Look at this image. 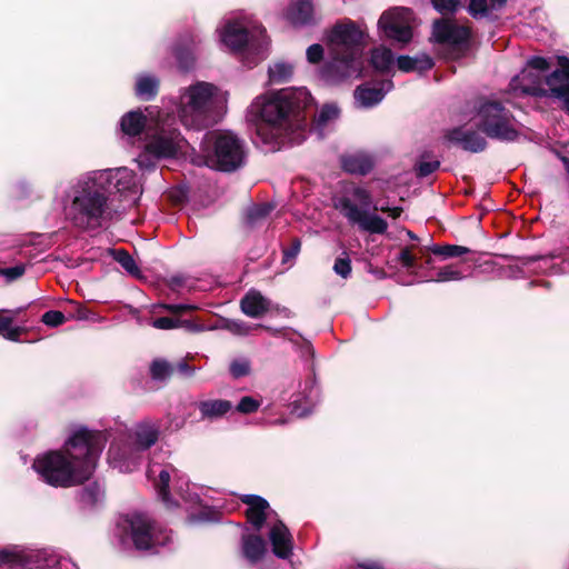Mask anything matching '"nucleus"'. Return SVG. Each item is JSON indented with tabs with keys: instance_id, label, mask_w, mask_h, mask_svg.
<instances>
[{
	"instance_id": "58836bf2",
	"label": "nucleus",
	"mask_w": 569,
	"mask_h": 569,
	"mask_svg": "<svg viewBox=\"0 0 569 569\" xmlns=\"http://www.w3.org/2000/svg\"><path fill=\"white\" fill-rule=\"evenodd\" d=\"M273 206L271 203H260L250 207L247 210L246 219L248 224L254 226L261 220L266 219L270 212L273 210Z\"/></svg>"
},
{
	"instance_id": "72a5a7b5",
	"label": "nucleus",
	"mask_w": 569,
	"mask_h": 569,
	"mask_svg": "<svg viewBox=\"0 0 569 569\" xmlns=\"http://www.w3.org/2000/svg\"><path fill=\"white\" fill-rule=\"evenodd\" d=\"M371 66L380 72H389L395 64V57L390 49L381 46L371 51Z\"/></svg>"
},
{
	"instance_id": "473e14b6",
	"label": "nucleus",
	"mask_w": 569,
	"mask_h": 569,
	"mask_svg": "<svg viewBox=\"0 0 569 569\" xmlns=\"http://www.w3.org/2000/svg\"><path fill=\"white\" fill-rule=\"evenodd\" d=\"M339 117V108L336 104H325L316 121L312 130L317 133L319 139L325 137L327 128L336 121Z\"/></svg>"
},
{
	"instance_id": "864d4df0",
	"label": "nucleus",
	"mask_w": 569,
	"mask_h": 569,
	"mask_svg": "<svg viewBox=\"0 0 569 569\" xmlns=\"http://www.w3.org/2000/svg\"><path fill=\"white\" fill-rule=\"evenodd\" d=\"M260 403L252 397H243L237 406V410L242 413H251L258 410Z\"/></svg>"
},
{
	"instance_id": "9d476101",
	"label": "nucleus",
	"mask_w": 569,
	"mask_h": 569,
	"mask_svg": "<svg viewBox=\"0 0 569 569\" xmlns=\"http://www.w3.org/2000/svg\"><path fill=\"white\" fill-rule=\"evenodd\" d=\"M202 159L194 163L232 172L241 168L247 160L246 142L232 131H212L204 134L201 142Z\"/></svg>"
},
{
	"instance_id": "cd10ccee",
	"label": "nucleus",
	"mask_w": 569,
	"mask_h": 569,
	"mask_svg": "<svg viewBox=\"0 0 569 569\" xmlns=\"http://www.w3.org/2000/svg\"><path fill=\"white\" fill-rule=\"evenodd\" d=\"M242 553L251 563L258 562L267 551L264 540L257 535H248L242 537Z\"/></svg>"
},
{
	"instance_id": "5fc2aeb1",
	"label": "nucleus",
	"mask_w": 569,
	"mask_h": 569,
	"mask_svg": "<svg viewBox=\"0 0 569 569\" xmlns=\"http://www.w3.org/2000/svg\"><path fill=\"white\" fill-rule=\"evenodd\" d=\"M151 326L156 329L170 330L178 328L180 326V321L169 317H160L152 320Z\"/></svg>"
},
{
	"instance_id": "2f4dec72",
	"label": "nucleus",
	"mask_w": 569,
	"mask_h": 569,
	"mask_svg": "<svg viewBox=\"0 0 569 569\" xmlns=\"http://www.w3.org/2000/svg\"><path fill=\"white\" fill-rule=\"evenodd\" d=\"M37 557L38 561H41V563L37 566L38 569H79L78 566L66 556L42 552Z\"/></svg>"
},
{
	"instance_id": "ddd939ff",
	"label": "nucleus",
	"mask_w": 569,
	"mask_h": 569,
	"mask_svg": "<svg viewBox=\"0 0 569 569\" xmlns=\"http://www.w3.org/2000/svg\"><path fill=\"white\" fill-rule=\"evenodd\" d=\"M147 477L153 482L158 497L168 508H173L179 505L178 501L170 497L168 491L172 477L174 478V491L183 502L190 505L201 502L198 492L199 488L196 485H191L189 480L183 475H180L171 465L160 466L150 463L147 469Z\"/></svg>"
},
{
	"instance_id": "79ce46f5",
	"label": "nucleus",
	"mask_w": 569,
	"mask_h": 569,
	"mask_svg": "<svg viewBox=\"0 0 569 569\" xmlns=\"http://www.w3.org/2000/svg\"><path fill=\"white\" fill-rule=\"evenodd\" d=\"M29 556L27 555H18L14 551L2 549L0 550V567L6 563H16L19 562L21 567L24 569H33L29 565Z\"/></svg>"
},
{
	"instance_id": "0eeeda50",
	"label": "nucleus",
	"mask_w": 569,
	"mask_h": 569,
	"mask_svg": "<svg viewBox=\"0 0 569 569\" xmlns=\"http://www.w3.org/2000/svg\"><path fill=\"white\" fill-rule=\"evenodd\" d=\"M220 41L231 51L252 56L246 64L251 68L266 58L269 40L266 29L250 13L232 12L218 28Z\"/></svg>"
},
{
	"instance_id": "f8f14e48",
	"label": "nucleus",
	"mask_w": 569,
	"mask_h": 569,
	"mask_svg": "<svg viewBox=\"0 0 569 569\" xmlns=\"http://www.w3.org/2000/svg\"><path fill=\"white\" fill-rule=\"evenodd\" d=\"M549 62L542 57H531L520 73L516 74L507 91L506 101L516 106L515 99L526 96L533 97H552L550 86L547 84L546 72L549 70Z\"/></svg>"
},
{
	"instance_id": "c756f323",
	"label": "nucleus",
	"mask_w": 569,
	"mask_h": 569,
	"mask_svg": "<svg viewBox=\"0 0 569 569\" xmlns=\"http://www.w3.org/2000/svg\"><path fill=\"white\" fill-rule=\"evenodd\" d=\"M159 90V79L150 73H141L137 77L134 92L142 100L153 99Z\"/></svg>"
},
{
	"instance_id": "39448f33",
	"label": "nucleus",
	"mask_w": 569,
	"mask_h": 569,
	"mask_svg": "<svg viewBox=\"0 0 569 569\" xmlns=\"http://www.w3.org/2000/svg\"><path fill=\"white\" fill-rule=\"evenodd\" d=\"M120 127L128 139L134 140L138 138L142 151L136 158V161L142 170L153 169L154 160L174 157L187 144V140L180 132L171 127L169 119H163L160 114L154 128L148 126L143 141H141L140 134L147 127V116L141 111L126 113L121 118Z\"/></svg>"
},
{
	"instance_id": "9b49d317",
	"label": "nucleus",
	"mask_w": 569,
	"mask_h": 569,
	"mask_svg": "<svg viewBox=\"0 0 569 569\" xmlns=\"http://www.w3.org/2000/svg\"><path fill=\"white\" fill-rule=\"evenodd\" d=\"M117 527L120 535L140 551L158 553L172 542L171 531L158 526L144 513H128L119 519Z\"/></svg>"
},
{
	"instance_id": "0e129e2a",
	"label": "nucleus",
	"mask_w": 569,
	"mask_h": 569,
	"mask_svg": "<svg viewBox=\"0 0 569 569\" xmlns=\"http://www.w3.org/2000/svg\"><path fill=\"white\" fill-rule=\"evenodd\" d=\"M407 234L411 240H418V237L412 231L408 230Z\"/></svg>"
},
{
	"instance_id": "37998d69",
	"label": "nucleus",
	"mask_w": 569,
	"mask_h": 569,
	"mask_svg": "<svg viewBox=\"0 0 569 569\" xmlns=\"http://www.w3.org/2000/svg\"><path fill=\"white\" fill-rule=\"evenodd\" d=\"M262 325H249L242 320H227L224 328L236 336H248L251 330L261 328Z\"/></svg>"
},
{
	"instance_id": "a211bd4d",
	"label": "nucleus",
	"mask_w": 569,
	"mask_h": 569,
	"mask_svg": "<svg viewBox=\"0 0 569 569\" xmlns=\"http://www.w3.org/2000/svg\"><path fill=\"white\" fill-rule=\"evenodd\" d=\"M392 88L393 82L390 79L362 83L355 90V103L358 108H372L379 104Z\"/></svg>"
},
{
	"instance_id": "680f3d73",
	"label": "nucleus",
	"mask_w": 569,
	"mask_h": 569,
	"mask_svg": "<svg viewBox=\"0 0 569 569\" xmlns=\"http://www.w3.org/2000/svg\"><path fill=\"white\" fill-rule=\"evenodd\" d=\"M22 311V308H18L16 310H0V312H11L13 316H17Z\"/></svg>"
},
{
	"instance_id": "de8ad7c7",
	"label": "nucleus",
	"mask_w": 569,
	"mask_h": 569,
	"mask_svg": "<svg viewBox=\"0 0 569 569\" xmlns=\"http://www.w3.org/2000/svg\"><path fill=\"white\" fill-rule=\"evenodd\" d=\"M42 322L49 327H58L66 322L67 318L63 312L58 310H49L42 315Z\"/></svg>"
},
{
	"instance_id": "a19ab883",
	"label": "nucleus",
	"mask_w": 569,
	"mask_h": 569,
	"mask_svg": "<svg viewBox=\"0 0 569 569\" xmlns=\"http://www.w3.org/2000/svg\"><path fill=\"white\" fill-rule=\"evenodd\" d=\"M251 371V362L246 357L234 358L229 365V372L232 378L239 379L246 377Z\"/></svg>"
},
{
	"instance_id": "f704fd0d",
	"label": "nucleus",
	"mask_w": 569,
	"mask_h": 569,
	"mask_svg": "<svg viewBox=\"0 0 569 569\" xmlns=\"http://www.w3.org/2000/svg\"><path fill=\"white\" fill-rule=\"evenodd\" d=\"M104 497V490L98 483H91L82 488L78 493V499L82 508H92L100 503Z\"/></svg>"
},
{
	"instance_id": "c9c22d12",
	"label": "nucleus",
	"mask_w": 569,
	"mask_h": 569,
	"mask_svg": "<svg viewBox=\"0 0 569 569\" xmlns=\"http://www.w3.org/2000/svg\"><path fill=\"white\" fill-rule=\"evenodd\" d=\"M110 256L116 260L128 274H130L133 278H141V270L138 267L137 262L132 258V256L129 254L128 251L123 249H111Z\"/></svg>"
},
{
	"instance_id": "393cba45",
	"label": "nucleus",
	"mask_w": 569,
	"mask_h": 569,
	"mask_svg": "<svg viewBox=\"0 0 569 569\" xmlns=\"http://www.w3.org/2000/svg\"><path fill=\"white\" fill-rule=\"evenodd\" d=\"M197 408L203 420H218L229 413L233 406L231 401L224 399H208L199 401Z\"/></svg>"
},
{
	"instance_id": "5701e85b",
	"label": "nucleus",
	"mask_w": 569,
	"mask_h": 569,
	"mask_svg": "<svg viewBox=\"0 0 569 569\" xmlns=\"http://www.w3.org/2000/svg\"><path fill=\"white\" fill-rule=\"evenodd\" d=\"M449 139L470 152H480L487 146L486 139L476 131L455 129L450 132Z\"/></svg>"
},
{
	"instance_id": "a878e982",
	"label": "nucleus",
	"mask_w": 569,
	"mask_h": 569,
	"mask_svg": "<svg viewBox=\"0 0 569 569\" xmlns=\"http://www.w3.org/2000/svg\"><path fill=\"white\" fill-rule=\"evenodd\" d=\"M471 273V266L467 260L461 263H451L440 268L435 276H430L425 281L449 282L460 281Z\"/></svg>"
},
{
	"instance_id": "603ef678",
	"label": "nucleus",
	"mask_w": 569,
	"mask_h": 569,
	"mask_svg": "<svg viewBox=\"0 0 569 569\" xmlns=\"http://www.w3.org/2000/svg\"><path fill=\"white\" fill-rule=\"evenodd\" d=\"M398 261L401 263L403 268L407 270H416L417 268V261L415 256L411 253V250L409 248H405L400 251L398 256Z\"/></svg>"
},
{
	"instance_id": "20e7f679",
	"label": "nucleus",
	"mask_w": 569,
	"mask_h": 569,
	"mask_svg": "<svg viewBox=\"0 0 569 569\" xmlns=\"http://www.w3.org/2000/svg\"><path fill=\"white\" fill-rule=\"evenodd\" d=\"M323 42L329 59L320 68L319 76L326 83L339 84L362 76L368 46L365 28L351 19H342L325 31Z\"/></svg>"
},
{
	"instance_id": "6e6d98bb",
	"label": "nucleus",
	"mask_w": 569,
	"mask_h": 569,
	"mask_svg": "<svg viewBox=\"0 0 569 569\" xmlns=\"http://www.w3.org/2000/svg\"><path fill=\"white\" fill-rule=\"evenodd\" d=\"M24 267L22 264H18L10 268L0 269V274L3 276L8 281H13L20 278L24 273Z\"/></svg>"
},
{
	"instance_id": "6ab92c4d",
	"label": "nucleus",
	"mask_w": 569,
	"mask_h": 569,
	"mask_svg": "<svg viewBox=\"0 0 569 569\" xmlns=\"http://www.w3.org/2000/svg\"><path fill=\"white\" fill-rule=\"evenodd\" d=\"M560 69L551 72L546 82L550 86L555 98L562 102L563 109L569 111V58L559 57Z\"/></svg>"
},
{
	"instance_id": "aec40b11",
	"label": "nucleus",
	"mask_w": 569,
	"mask_h": 569,
	"mask_svg": "<svg viewBox=\"0 0 569 569\" xmlns=\"http://www.w3.org/2000/svg\"><path fill=\"white\" fill-rule=\"evenodd\" d=\"M269 540L276 557L284 560L291 558L293 555V537L282 521L279 520L272 525L269 531Z\"/></svg>"
},
{
	"instance_id": "4d7b16f0",
	"label": "nucleus",
	"mask_w": 569,
	"mask_h": 569,
	"mask_svg": "<svg viewBox=\"0 0 569 569\" xmlns=\"http://www.w3.org/2000/svg\"><path fill=\"white\" fill-rule=\"evenodd\" d=\"M301 242L299 239H295L291 243V246L283 250V258L282 262L288 263L291 260L296 259L298 253L300 252Z\"/></svg>"
},
{
	"instance_id": "4be33fe9",
	"label": "nucleus",
	"mask_w": 569,
	"mask_h": 569,
	"mask_svg": "<svg viewBox=\"0 0 569 569\" xmlns=\"http://www.w3.org/2000/svg\"><path fill=\"white\" fill-rule=\"evenodd\" d=\"M242 502L248 506L246 511L248 521L257 529L260 530L268 517L269 503L266 499L256 495H244L241 498Z\"/></svg>"
},
{
	"instance_id": "6e6552de",
	"label": "nucleus",
	"mask_w": 569,
	"mask_h": 569,
	"mask_svg": "<svg viewBox=\"0 0 569 569\" xmlns=\"http://www.w3.org/2000/svg\"><path fill=\"white\" fill-rule=\"evenodd\" d=\"M224 102L226 97L217 86L197 81L180 90L177 114L186 128L201 130L217 122Z\"/></svg>"
},
{
	"instance_id": "b1692460",
	"label": "nucleus",
	"mask_w": 569,
	"mask_h": 569,
	"mask_svg": "<svg viewBox=\"0 0 569 569\" xmlns=\"http://www.w3.org/2000/svg\"><path fill=\"white\" fill-rule=\"evenodd\" d=\"M241 310L251 318H259L270 308V301L257 290H249L240 301Z\"/></svg>"
},
{
	"instance_id": "49530a36",
	"label": "nucleus",
	"mask_w": 569,
	"mask_h": 569,
	"mask_svg": "<svg viewBox=\"0 0 569 569\" xmlns=\"http://www.w3.org/2000/svg\"><path fill=\"white\" fill-rule=\"evenodd\" d=\"M333 271L343 279H347L351 273V260L345 252L342 257H338L333 264Z\"/></svg>"
},
{
	"instance_id": "f3484780",
	"label": "nucleus",
	"mask_w": 569,
	"mask_h": 569,
	"mask_svg": "<svg viewBox=\"0 0 569 569\" xmlns=\"http://www.w3.org/2000/svg\"><path fill=\"white\" fill-rule=\"evenodd\" d=\"M470 29L453 21L439 19L432 24L431 40L451 50L457 56L467 49Z\"/></svg>"
},
{
	"instance_id": "bb28decb",
	"label": "nucleus",
	"mask_w": 569,
	"mask_h": 569,
	"mask_svg": "<svg viewBox=\"0 0 569 569\" xmlns=\"http://www.w3.org/2000/svg\"><path fill=\"white\" fill-rule=\"evenodd\" d=\"M341 163L345 171L356 174H367L373 167L371 157L362 152L345 156Z\"/></svg>"
},
{
	"instance_id": "7c9ffc66",
	"label": "nucleus",
	"mask_w": 569,
	"mask_h": 569,
	"mask_svg": "<svg viewBox=\"0 0 569 569\" xmlns=\"http://www.w3.org/2000/svg\"><path fill=\"white\" fill-rule=\"evenodd\" d=\"M397 67L400 71H425L433 67L432 59L427 54H419L416 57L400 56L397 59Z\"/></svg>"
},
{
	"instance_id": "a18cd8bd",
	"label": "nucleus",
	"mask_w": 569,
	"mask_h": 569,
	"mask_svg": "<svg viewBox=\"0 0 569 569\" xmlns=\"http://www.w3.org/2000/svg\"><path fill=\"white\" fill-rule=\"evenodd\" d=\"M174 56L181 69L189 70L194 63L193 48H179L174 49Z\"/></svg>"
},
{
	"instance_id": "69168bd1",
	"label": "nucleus",
	"mask_w": 569,
	"mask_h": 569,
	"mask_svg": "<svg viewBox=\"0 0 569 569\" xmlns=\"http://www.w3.org/2000/svg\"><path fill=\"white\" fill-rule=\"evenodd\" d=\"M426 263H427L428 266H429V264H431V258H428V259L426 260Z\"/></svg>"
},
{
	"instance_id": "bf43d9fd",
	"label": "nucleus",
	"mask_w": 569,
	"mask_h": 569,
	"mask_svg": "<svg viewBox=\"0 0 569 569\" xmlns=\"http://www.w3.org/2000/svg\"><path fill=\"white\" fill-rule=\"evenodd\" d=\"M177 369L179 370L180 373L184 375V376H192L193 372H194V368L190 367L187 362L184 361H180L178 365H177Z\"/></svg>"
},
{
	"instance_id": "c03bdc74",
	"label": "nucleus",
	"mask_w": 569,
	"mask_h": 569,
	"mask_svg": "<svg viewBox=\"0 0 569 569\" xmlns=\"http://www.w3.org/2000/svg\"><path fill=\"white\" fill-rule=\"evenodd\" d=\"M172 372L171 365L166 360H154L150 366V373L154 380H164Z\"/></svg>"
},
{
	"instance_id": "e433bc0d",
	"label": "nucleus",
	"mask_w": 569,
	"mask_h": 569,
	"mask_svg": "<svg viewBox=\"0 0 569 569\" xmlns=\"http://www.w3.org/2000/svg\"><path fill=\"white\" fill-rule=\"evenodd\" d=\"M269 73V81L272 84H280L288 82L293 74V66L288 62H276L274 64L270 66L268 69Z\"/></svg>"
},
{
	"instance_id": "13d9d810",
	"label": "nucleus",
	"mask_w": 569,
	"mask_h": 569,
	"mask_svg": "<svg viewBox=\"0 0 569 569\" xmlns=\"http://www.w3.org/2000/svg\"><path fill=\"white\" fill-rule=\"evenodd\" d=\"M160 307L163 308L164 310L173 312V313H178V312H182V311H187V310H192L193 309V306H191V305H182V303H179V305H161Z\"/></svg>"
},
{
	"instance_id": "412c9836",
	"label": "nucleus",
	"mask_w": 569,
	"mask_h": 569,
	"mask_svg": "<svg viewBox=\"0 0 569 569\" xmlns=\"http://www.w3.org/2000/svg\"><path fill=\"white\" fill-rule=\"evenodd\" d=\"M286 18L295 27L313 24L316 17L312 2L310 0H293L286 11Z\"/></svg>"
},
{
	"instance_id": "c85d7f7f",
	"label": "nucleus",
	"mask_w": 569,
	"mask_h": 569,
	"mask_svg": "<svg viewBox=\"0 0 569 569\" xmlns=\"http://www.w3.org/2000/svg\"><path fill=\"white\" fill-rule=\"evenodd\" d=\"M507 0H469L468 12L475 19L489 18L500 10Z\"/></svg>"
},
{
	"instance_id": "052dcab7",
	"label": "nucleus",
	"mask_w": 569,
	"mask_h": 569,
	"mask_svg": "<svg viewBox=\"0 0 569 569\" xmlns=\"http://www.w3.org/2000/svg\"><path fill=\"white\" fill-rule=\"evenodd\" d=\"M362 569H382L381 563L377 561H366L359 565Z\"/></svg>"
},
{
	"instance_id": "f03ea898",
	"label": "nucleus",
	"mask_w": 569,
	"mask_h": 569,
	"mask_svg": "<svg viewBox=\"0 0 569 569\" xmlns=\"http://www.w3.org/2000/svg\"><path fill=\"white\" fill-rule=\"evenodd\" d=\"M106 442L102 431L79 427L64 443L67 455L60 451L43 453L34 459L32 468L42 481L52 487L79 485L93 473Z\"/></svg>"
},
{
	"instance_id": "3c124183",
	"label": "nucleus",
	"mask_w": 569,
	"mask_h": 569,
	"mask_svg": "<svg viewBox=\"0 0 569 569\" xmlns=\"http://www.w3.org/2000/svg\"><path fill=\"white\" fill-rule=\"evenodd\" d=\"M440 166V162L438 160H431V161H425L421 160L418 162L416 167L417 176L418 177H427L435 172Z\"/></svg>"
},
{
	"instance_id": "e2e57ef3",
	"label": "nucleus",
	"mask_w": 569,
	"mask_h": 569,
	"mask_svg": "<svg viewBox=\"0 0 569 569\" xmlns=\"http://www.w3.org/2000/svg\"><path fill=\"white\" fill-rule=\"evenodd\" d=\"M293 411L297 412L299 417H305L309 413V411H298V408L295 406Z\"/></svg>"
},
{
	"instance_id": "f257e3e1",
	"label": "nucleus",
	"mask_w": 569,
	"mask_h": 569,
	"mask_svg": "<svg viewBox=\"0 0 569 569\" xmlns=\"http://www.w3.org/2000/svg\"><path fill=\"white\" fill-rule=\"evenodd\" d=\"M306 88H287L257 97L247 109V120L256 126L254 143L266 151L300 144L307 138L305 110L311 103Z\"/></svg>"
},
{
	"instance_id": "ea45409f",
	"label": "nucleus",
	"mask_w": 569,
	"mask_h": 569,
	"mask_svg": "<svg viewBox=\"0 0 569 569\" xmlns=\"http://www.w3.org/2000/svg\"><path fill=\"white\" fill-rule=\"evenodd\" d=\"M22 328L13 326V317L0 316V336L7 340L18 341Z\"/></svg>"
},
{
	"instance_id": "4468645a",
	"label": "nucleus",
	"mask_w": 569,
	"mask_h": 569,
	"mask_svg": "<svg viewBox=\"0 0 569 569\" xmlns=\"http://www.w3.org/2000/svg\"><path fill=\"white\" fill-rule=\"evenodd\" d=\"M478 126L491 139L512 142L521 136V124L500 102L486 100L478 107Z\"/></svg>"
},
{
	"instance_id": "2eb2a0df",
	"label": "nucleus",
	"mask_w": 569,
	"mask_h": 569,
	"mask_svg": "<svg viewBox=\"0 0 569 569\" xmlns=\"http://www.w3.org/2000/svg\"><path fill=\"white\" fill-rule=\"evenodd\" d=\"M92 171L107 173V181L103 184V189L107 193L114 191L119 193L122 200L127 201L130 206L137 203L142 193V189L132 170L126 167H120Z\"/></svg>"
},
{
	"instance_id": "423d86ee",
	"label": "nucleus",
	"mask_w": 569,
	"mask_h": 569,
	"mask_svg": "<svg viewBox=\"0 0 569 569\" xmlns=\"http://www.w3.org/2000/svg\"><path fill=\"white\" fill-rule=\"evenodd\" d=\"M332 201L335 209L350 226L370 234H385L388 230V222L375 211L386 212L393 219L402 212L399 207L378 208L373 204L370 191L355 183L345 184L341 192L335 196Z\"/></svg>"
},
{
	"instance_id": "dca6fc26",
	"label": "nucleus",
	"mask_w": 569,
	"mask_h": 569,
	"mask_svg": "<svg viewBox=\"0 0 569 569\" xmlns=\"http://www.w3.org/2000/svg\"><path fill=\"white\" fill-rule=\"evenodd\" d=\"M413 12L403 7L393 8L383 12L378 21V27L385 36L402 44L412 39Z\"/></svg>"
},
{
	"instance_id": "1a4fd4ad",
	"label": "nucleus",
	"mask_w": 569,
	"mask_h": 569,
	"mask_svg": "<svg viewBox=\"0 0 569 569\" xmlns=\"http://www.w3.org/2000/svg\"><path fill=\"white\" fill-rule=\"evenodd\" d=\"M160 425L144 419L134 425L126 440H114L108 450V462L120 472H131L142 460V453L159 438Z\"/></svg>"
},
{
	"instance_id": "8fccbe9b",
	"label": "nucleus",
	"mask_w": 569,
	"mask_h": 569,
	"mask_svg": "<svg viewBox=\"0 0 569 569\" xmlns=\"http://www.w3.org/2000/svg\"><path fill=\"white\" fill-rule=\"evenodd\" d=\"M435 9L440 13H450L455 12L460 6L459 0H431Z\"/></svg>"
},
{
	"instance_id": "4c0bfd02",
	"label": "nucleus",
	"mask_w": 569,
	"mask_h": 569,
	"mask_svg": "<svg viewBox=\"0 0 569 569\" xmlns=\"http://www.w3.org/2000/svg\"><path fill=\"white\" fill-rule=\"evenodd\" d=\"M429 250L433 254L441 256L445 259L461 257V256L470 252L469 248L463 247V246H457V244H446V246L432 244L431 247H429Z\"/></svg>"
},
{
	"instance_id": "7ed1b4c3",
	"label": "nucleus",
	"mask_w": 569,
	"mask_h": 569,
	"mask_svg": "<svg viewBox=\"0 0 569 569\" xmlns=\"http://www.w3.org/2000/svg\"><path fill=\"white\" fill-rule=\"evenodd\" d=\"M107 173L89 171L72 180L60 200L66 219L77 229L92 231L107 227L119 217L103 189Z\"/></svg>"
},
{
	"instance_id": "09e8293b",
	"label": "nucleus",
	"mask_w": 569,
	"mask_h": 569,
	"mask_svg": "<svg viewBox=\"0 0 569 569\" xmlns=\"http://www.w3.org/2000/svg\"><path fill=\"white\" fill-rule=\"evenodd\" d=\"M325 49L321 44L315 43L307 48L306 57L309 63L317 64L323 60Z\"/></svg>"
}]
</instances>
